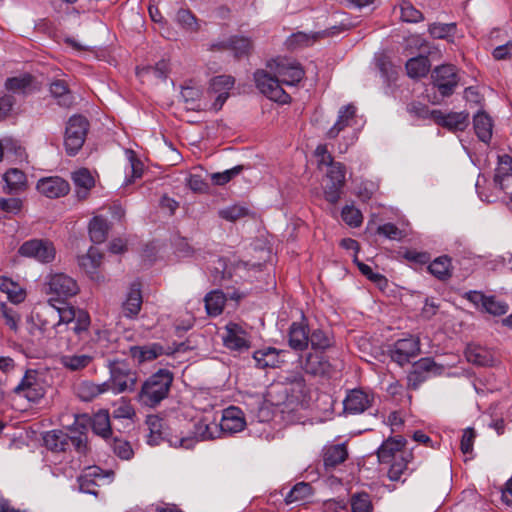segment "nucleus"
Masks as SVG:
<instances>
[{
	"label": "nucleus",
	"mask_w": 512,
	"mask_h": 512,
	"mask_svg": "<svg viewBox=\"0 0 512 512\" xmlns=\"http://www.w3.org/2000/svg\"><path fill=\"white\" fill-rule=\"evenodd\" d=\"M406 439L402 436L387 438L377 450V457L380 463H390L395 458L399 457L402 452H409L405 450Z\"/></svg>",
	"instance_id": "4be33fe9"
},
{
	"label": "nucleus",
	"mask_w": 512,
	"mask_h": 512,
	"mask_svg": "<svg viewBox=\"0 0 512 512\" xmlns=\"http://www.w3.org/2000/svg\"><path fill=\"white\" fill-rule=\"evenodd\" d=\"M348 457V450L345 444H334L324 448L323 462L325 467L333 468L343 463Z\"/></svg>",
	"instance_id": "2f4dec72"
},
{
	"label": "nucleus",
	"mask_w": 512,
	"mask_h": 512,
	"mask_svg": "<svg viewBox=\"0 0 512 512\" xmlns=\"http://www.w3.org/2000/svg\"><path fill=\"white\" fill-rule=\"evenodd\" d=\"M374 395L361 389L351 390L345 397L344 410L349 414H361L372 406Z\"/></svg>",
	"instance_id": "a211bd4d"
},
{
	"label": "nucleus",
	"mask_w": 512,
	"mask_h": 512,
	"mask_svg": "<svg viewBox=\"0 0 512 512\" xmlns=\"http://www.w3.org/2000/svg\"><path fill=\"white\" fill-rule=\"evenodd\" d=\"M219 216L227 221L234 222L249 215V209L242 205H231L219 210Z\"/></svg>",
	"instance_id": "603ef678"
},
{
	"label": "nucleus",
	"mask_w": 512,
	"mask_h": 512,
	"mask_svg": "<svg viewBox=\"0 0 512 512\" xmlns=\"http://www.w3.org/2000/svg\"><path fill=\"white\" fill-rule=\"evenodd\" d=\"M36 189L41 195L55 199L67 195L70 191V185L59 176H49L39 179Z\"/></svg>",
	"instance_id": "f3484780"
},
{
	"label": "nucleus",
	"mask_w": 512,
	"mask_h": 512,
	"mask_svg": "<svg viewBox=\"0 0 512 512\" xmlns=\"http://www.w3.org/2000/svg\"><path fill=\"white\" fill-rule=\"evenodd\" d=\"M92 429L95 434L108 438L111 434L110 418L107 411H100L92 418Z\"/></svg>",
	"instance_id": "de8ad7c7"
},
{
	"label": "nucleus",
	"mask_w": 512,
	"mask_h": 512,
	"mask_svg": "<svg viewBox=\"0 0 512 512\" xmlns=\"http://www.w3.org/2000/svg\"><path fill=\"white\" fill-rule=\"evenodd\" d=\"M163 353V347L159 344H150L145 346H133L130 348V354L133 360L138 364L152 361Z\"/></svg>",
	"instance_id": "473e14b6"
},
{
	"label": "nucleus",
	"mask_w": 512,
	"mask_h": 512,
	"mask_svg": "<svg viewBox=\"0 0 512 512\" xmlns=\"http://www.w3.org/2000/svg\"><path fill=\"white\" fill-rule=\"evenodd\" d=\"M108 223L102 216H95L89 223L90 239L94 243H102L107 238Z\"/></svg>",
	"instance_id": "ea45409f"
},
{
	"label": "nucleus",
	"mask_w": 512,
	"mask_h": 512,
	"mask_svg": "<svg viewBox=\"0 0 512 512\" xmlns=\"http://www.w3.org/2000/svg\"><path fill=\"white\" fill-rule=\"evenodd\" d=\"M146 424L149 429L148 443L152 446L160 444L164 440L163 419L157 415L147 417Z\"/></svg>",
	"instance_id": "a19ab883"
},
{
	"label": "nucleus",
	"mask_w": 512,
	"mask_h": 512,
	"mask_svg": "<svg viewBox=\"0 0 512 512\" xmlns=\"http://www.w3.org/2000/svg\"><path fill=\"white\" fill-rule=\"evenodd\" d=\"M377 233L385 236L390 240L400 241L405 237V233L392 223L380 225L377 228Z\"/></svg>",
	"instance_id": "0e129e2a"
},
{
	"label": "nucleus",
	"mask_w": 512,
	"mask_h": 512,
	"mask_svg": "<svg viewBox=\"0 0 512 512\" xmlns=\"http://www.w3.org/2000/svg\"><path fill=\"white\" fill-rule=\"evenodd\" d=\"M388 353L392 361L403 366L420 353V340L413 336L399 339L389 347Z\"/></svg>",
	"instance_id": "9b49d317"
},
{
	"label": "nucleus",
	"mask_w": 512,
	"mask_h": 512,
	"mask_svg": "<svg viewBox=\"0 0 512 512\" xmlns=\"http://www.w3.org/2000/svg\"><path fill=\"white\" fill-rule=\"evenodd\" d=\"M46 447L52 451H66L74 448L78 453H84L87 446V436L83 433L68 434L62 430L49 431L44 436Z\"/></svg>",
	"instance_id": "423d86ee"
},
{
	"label": "nucleus",
	"mask_w": 512,
	"mask_h": 512,
	"mask_svg": "<svg viewBox=\"0 0 512 512\" xmlns=\"http://www.w3.org/2000/svg\"><path fill=\"white\" fill-rule=\"evenodd\" d=\"M240 269H243L240 263L232 262L225 257L211 260L207 267L209 279L212 283L226 289L233 288V283H238V280L234 278L238 277L237 272Z\"/></svg>",
	"instance_id": "39448f33"
},
{
	"label": "nucleus",
	"mask_w": 512,
	"mask_h": 512,
	"mask_svg": "<svg viewBox=\"0 0 512 512\" xmlns=\"http://www.w3.org/2000/svg\"><path fill=\"white\" fill-rule=\"evenodd\" d=\"M465 356L468 362L478 366H492L495 363L494 353L479 345H469Z\"/></svg>",
	"instance_id": "c756f323"
},
{
	"label": "nucleus",
	"mask_w": 512,
	"mask_h": 512,
	"mask_svg": "<svg viewBox=\"0 0 512 512\" xmlns=\"http://www.w3.org/2000/svg\"><path fill=\"white\" fill-rule=\"evenodd\" d=\"M494 182L502 191L512 188V158L504 155L499 158Z\"/></svg>",
	"instance_id": "cd10ccee"
},
{
	"label": "nucleus",
	"mask_w": 512,
	"mask_h": 512,
	"mask_svg": "<svg viewBox=\"0 0 512 512\" xmlns=\"http://www.w3.org/2000/svg\"><path fill=\"white\" fill-rule=\"evenodd\" d=\"M50 92L58 100V104L68 107L73 103V97L64 80H55L50 84Z\"/></svg>",
	"instance_id": "37998d69"
},
{
	"label": "nucleus",
	"mask_w": 512,
	"mask_h": 512,
	"mask_svg": "<svg viewBox=\"0 0 512 512\" xmlns=\"http://www.w3.org/2000/svg\"><path fill=\"white\" fill-rule=\"evenodd\" d=\"M32 86V77L29 74H22L16 77L8 78L5 87L8 91L17 94H25L30 91Z\"/></svg>",
	"instance_id": "49530a36"
},
{
	"label": "nucleus",
	"mask_w": 512,
	"mask_h": 512,
	"mask_svg": "<svg viewBox=\"0 0 512 512\" xmlns=\"http://www.w3.org/2000/svg\"><path fill=\"white\" fill-rule=\"evenodd\" d=\"M235 79L230 75H220L211 79L209 92L216 95L213 108L220 110L229 97V91L233 88Z\"/></svg>",
	"instance_id": "6ab92c4d"
},
{
	"label": "nucleus",
	"mask_w": 512,
	"mask_h": 512,
	"mask_svg": "<svg viewBox=\"0 0 512 512\" xmlns=\"http://www.w3.org/2000/svg\"><path fill=\"white\" fill-rule=\"evenodd\" d=\"M356 107L353 104L342 106L338 111L335 124L328 130L327 137L335 138L346 127L351 126L355 121Z\"/></svg>",
	"instance_id": "bb28decb"
},
{
	"label": "nucleus",
	"mask_w": 512,
	"mask_h": 512,
	"mask_svg": "<svg viewBox=\"0 0 512 512\" xmlns=\"http://www.w3.org/2000/svg\"><path fill=\"white\" fill-rule=\"evenodd\" d=\"M94 357L90 354H65L59 358V363L69 371H81L88 367Z\"/></svg>",
	"instance_id": "f704fd0d"
},
{
	"label": "nucleus",
	"mask_w": 512,
	"mask_h": 512,
	"mask_svg": "<svg viewBox=\"0 0 512 512\" xmlns=\"http://www.w3.org/2000/svg\"><path fill=\"white\" fill-rule=\"evenodd\" d=\"M47 293L53 294L59 299H66L76 295L79 286L75 279L64 273L50 274L47 278Z\"/></svg>",
	"instance_id": "ddd939ff"
},
{
	"label": "nucleus",
	"mask_w": 512,
	"mask_h": 512,
	"mask_svg": "<svg viewBox=\"0 0 512 512\" xmlns=\"http://www.w3.org/2000/svg\"><path fill=\"white\" fill-rule=\"evenodd\" d=\"M455 31V23H434L429 27V32L431 36L437 39H447L450 36H453L455 34Z\"/></svg>",
	"instance_id": "6e6d98bb"
},
{
	"label": "nucleus",
	"mask_w": 512,
	"mask_h": 512,
	"mask_svg": "<svg viewBox=\"0 0 512 512\" xmlns=\"http://www.w3.org/2000/svg\"><path fill=\"white\" fill-rule=\"evenodd\" d=\"M430 117L436 124L450 131H464L469 124V114L464 111L444 113L433 110L430 112Z\"/></svg>",
	"instance_id": "dca6fc26"
},
{
	"label": "nucleus",
	"mask_w": 512,
	"mask_h": 512,
	"mask_svg": "<svg viewBox=\"0 0 512 512\" xmlns=\"http://www.w3.org/2000/svg\"><path fill=\"white\" fill-rule=\"evenodd\" d=\"M432 85L442 97L451 96L459 85L458 70L453 65L436 67L431 74Z\"/></svg>",
	"instance_id": "1a4fd4ad"
},
{
	"label": "nucleus",
	"mask_w": 512,
	"mask_h": 512,
	"mask_svg": "<svg viewBox=\"0 0 512 512\" xmlns=\"http://www.w3.org/2000/svg\"><path fill=\"white\" fill-rule=\"evenodd\" d=\"M78 310L71 306L57 307L53 304V298L48 300L36 317L39 328L47 338H55L67 328V325L73 323Z\"/></svg>",
	"instance_id": "f257e3e1"
},
{
	"label": "nucleus",
	"mask_w": 512,
	"mask_h": 512,
	"mask_svg": "<svg viewBox=\"0 0 512 512\" xmlns=\"http://www.w3.org/2000/svg\"><path fill=\"white\" fill-rule=\"evenodd\" d=\"M112 448L114 453L124 460H129L133 456V450L130 443L122 439H114Z\"/></svg>",
	"instance_id": "338daca9"
},
{
	"label": "nucleus",
	"mask_w": 512,
	"mask_h": 512,
	"mask_svg": "<svg viewBox=\"0 0 512 512\" xmlns=\"http://www.w3.org/2000/svg\"><path fill=\"white\" fill-rule=\"evenodd\" d=\"M328 166L324 195L328 202L335 204L340 199L345 184V167L340 162H331Z\"/></svg>",
	"instance_id": "f8f14e48"
},
{
	"label": "nucleus",
	"mask_w": 512,
	"mask_h": 512,
	"mask_svg": "<svg viewBox=\"0 0 512 512\" xmlns=\"http://www.w3.org/2000/svg\"><path fill=\"white\" fill-rule=\"evenodd\" d=\"M413 460L412 452H402L399 454L398 458L392 460L389 464V469L387 471V477L389 480L393 482H401L404 483L406 478L403 476H408L414 469H409V464Z\"/></svg>",
	"instance_id": "b1692460"
},
{
	"label": "nucleus",
	"mask_w": 512,
	"mask_h": 512,
	"mask_svg": "<svg viewBox=\"0 0 512 512\" xmlns=\"http://www.w3.org/2000/svg\"><path fill=\"white\" fill-rule=\"evenodd\" d=\"M243 166L238 165L223 172H216L210 175V179L214 185L222 186L231 181L234 177L240 174Z\"/></svg>",
	"instance_id": "5fc2aeb1"
},
{
	"label": "nucleus",
	"mask_w": 512,
	"mask_h": 512,
	"mask_svg": "<svg viewBox=\"0 0 512 512\" xmlns=\"http://www.w3.org/2000/svg\"><path fill=\"white\" fill-rule=\"evenodd\" d=\"M267 68L279 77L281 83L285 85H296L304 77V70L300 65L297 62L286 58L270 60L267 63Z\"/></svg>",
	"instance_id": "9d476101"
},
{
	"label": "nucleus",
	"mask_w": 512,
	"mask_h": 512,
	"mask_svg": "<svg viewBox=\"0 0 512 512\" xmlns=\"http://www.w3.org/2000/svg\"><path fill=\"white\" fill-rule=\"evenodd\" d=\"M1 314L5 321V324L13 331L18 330V324L20 322V315L13 307H8L4 304L1 305Z\"/></svg>",
	"instance_id": "680f3d73"
},
{
	"label": "nucleus",
	"mask_w": 512,
	"mask_h": 512,
	"mask_svg": "<svg viewBox=\"0 0 512 512\" xmlns=\"http://www.w3.org/2000/svg\"><path fill=\"white\" fill-rule=\"evenodd\" d=\"M312 494V487L308 483H297L286 495L285 502L292 504L308 499Z\"/></svg>",
	"instance_id": "09e8293b"
},
{
	"label": "nucleus",
	"mask_w": 512,
	"mask_h": 512,
	"mask_svg": "<svg viewBox=\"0 0 512 512\" xmlns=\"http://www.w3.org/2000/svg\"><path fill=\"white\" fill-rule=\"evenodd\" d=\"M474 130L477 137L488 143L492 137V119L483 111H479L473 118Z\"/></svg>",
	"instance_id": "c9c22d12"
},
{
	"label": "nucleus",
	"mask_w": 512,
	"mask_h": 512,
	"mask_svg": "<svg viewBox=\"0 0 512 512\" xmlns=\"http://www.w3.org/2000/svg\"><path fill=\"white\" fill-rule=\"evenodd\" d=\"M173 374L167 369H159L142 384L137 395L139 403L149 408L157 407L169 395Z\"/></svg>",
	"instance_id": "f03ea898"
},
{
	"label": "nucleus",
	"mask_w": 512,
	"mask_h": 512,
	"mask_svg": "<svg viewBox=\"0 0 512 512\" xmlns=\"http://www.w3.org/2000/svg\"><path fill=\"white\" fill-rule=\"evenodd\" d=\"M225 300L226 296L222 291L215 290L208 293L205 297V307L207 313L212 316L221 314L224 308Z\"/></svg>",
	"instance_id": "a18cd8bd"
},
{
	"label": "nucleus",
	"mask_w": 512,
	"mask_h": 512,
	"mask_svg": "<svg viewBox=\"0 0 512 512\" xmlns=\"http://www.w3.org/2000/svg\"><path fill=\"white\" fill-rule=\"evenodd\" d=\"M354 263L357 265L360 272L370 281L376 283L379 286L386 284V278L383 275L374 272L369 265L359 261L356 255L354 256Z\"/></svg>",
	"instance_id": "bf43d9fd"
},
{
	"label": "nucleus",
	"mask_w": 512,
	"mask_h": 512,
	"mask_svg": "<svg viewBox=\"0 0 512 512\" xmlns=\"http://www.w3.org/2000/svg\"><path fill=\"white\" fill-rule=\"evenodd\" d=\"M254 81L258 90L270 100L282 104L290 101L289 94L281 86V80L271 70H257L254 73Z\"/></svg>",
	"instance_id": "6e6552de"
},
{
	"label": "nucleus",
	"mask_w": 512,
	"mask_h": 512,
	"mask_svg": "<svg viewBox=\"0 0 512 512\" xmlns=\"http://www.w3.org/2000/svg\"><path fill=\"white\" fill-rule=\"evenodd\" d=\"M428 269L438 279L447 280L452 275L451 259L447 256H440L430 263Z\"/></svg>",
	"instance_id": "c03bdc74"
},
{
	"label": "nucleus",
	"mask_w": 512,
	"mask_h": 512,
	"mask_svg": "<svg viewBox=\"0 0 512 512\" xmlns=\"http://www.w3.org/2000/svg\"><path fill=\"white\" fill-rule=\"evenodd\" d=\"M245 419L241 409L235 406H230L223 411L221 421L218 427L221 433L233 434L240 432L245 427Z\"/></svg>",
	"instance_id": "412c9836"
},
{
	"label": "nucleus",
	"mask_w": 512,
	"mask_h": 512,
	"mask_svg": "<svg viewBox=\"0 0 512 512\" xmlns=\"http://www.w3.org/2000/svg\"><path fill=\"white\" fill-rule=\"evenodd\" d=\"M142 306V294L139 283H133L122 303V313L127 318H134L138 315Z\"/></svg>",
	"instance_id": "a878e982"
},
{
	"label": "nucleus",
	"mask_w": 512,
	"mask_h": 512,
	"mask_svg": "<svg viewBox=\"0 0 512 512\" xmlns=\"http://www.w3.org/2000/svg\"><path fill=\"white\" fill-rule=\"evenodd\" d=\"M253 358L256 361L257 367L262 369L277 367L281 362L279 359V351L272 347L255 351Z\"/></svg>",
	"instance_id": "e433bc0d"
},
{
	"label": "nucleus",
	"mask_w": 512,
	"mask_h": 512,
	"mask_svg": "<svg viewBox=\"0 0 512 512\" xmlns=\"http://www.w3.org/2000/svg\"><path fill=\"white\" fill-rule=\"evenodd\" d=\"M225 347L235 351L248 350L250 347L246 332L235 323L226 326V332L222 337Z\"/></svg>",
	"instance_id": "5701e85b"
},
{
	"label": "nucleus",
	"mask_w": 512,
	"mask_h": 512,
	"mask_svg": "<svg viewBox=\"0 0 512 512\" xmlns=\"http://www.w3.org/2000/svg\"><path fill=\"white\" fill-rule=\"evenodd\" d=\"M483 309L492 315L500 316L507 312L508 306L504 302L498 301L495 297L488 296Z\"/></svg>",
	"instance_id": "e2e57ef3"
},
{
	"label": "nucleus",
	"mask_w": 512,
	"mask_h": 512,
	"mask_svg": "<svg viewBox=\"0 0 512 512\" xmlns=\"http://www.w3.org/2000/svg\"><path fill=\"white\" fill-rule=\"evenodd\" d=\"M430 69V63L427 57L418 56L411 58L406 63L407 74L411 78L424 77Z\"/></svg>",
	"instance_id": "79ce46f5"
},
{
	"label": "nucleus",
	"mask_w": 512,
	"mask_h": 512,
	"mask_svg": "<svg viewBox=\"0 0 512 512\" xmlns=\"http://www.w3.org/2000/svg\"><path fill=\"white\" fill-rule=\"evenodd\" d=\"M341 216L343 221L352 227L360 226L363 220L361 212L353 206H345L342 209Z\"/></svg>",
	"instance_id": "052dcab7"
},
{
	"label": "nucleus",
	"mask_w": 512,
	"mask_h": 512,
	"mask_svg": "<svg viewBox=\"0 0 512 512\" xmlns=\"http://www.w3.org/2000/svg\"><path fill=\"white\" fill-rule=\"evenodd\" d=\"M309 343L314 350H325L333 345V339L327 332L316 329L311 333Z\"/></svg>",
	"instance_id": "3c124183"
},
{
	"label": "nucleus",
	"mask_w": 512,
	"mask_h": 512,
	"mask_svg": "<svg viewBox=\"0 0 512 512\" xmlns=\"http://www.w3.org/2000/svg\"><path fill=\"white\" fill-rule=\"evenodd\" d=\"M102 255L96 248L91 247L86 255L80 256L79 265L87 272L93 273L100 265Z\"/></svg>",
	"instance_id": "8fccbe9b"
},
{
	"label": "nucleus",
	"mask_w": 512,
	"mask_h": 512,
	"mask_svg": "<svg viewBox=\"0 0 512 512\" xmlns=\"http://www.w3.org/2000/svg\"><path fill=\"white\" fill-rule=\"evenodd\" d=\"M216 46L219 49L231 51L235 58L248 56L253 48L250 38L237 35L218 43Z\"/></svg>",
	"instance_id": "393cba45"
},
{
	"label": "nucleus",
	"mask_w": 512,
	"mask_h": 512,
	"mask_svg": "<svg viewBox=\"0 0 512 512\" xmlns=\"http://www.w3.org/2000/svg\"><path fill=\"white\" fill-rule=\"evenodd\" d=\"M108 384L100 383L96 384L91 381L81 382L76 390L77 395L84 401H91L93 398L106 393Z\"/></svg>",
	"instance_id": "58836bf2"
},
{
	"label": "nucleus",
	"mask_w": 512,
	"mask_h": 512,
	"mask_svg": "<svg viewBox=\"0 0 512 512\" xmlns=\"http://www.w3.org/2000/svg\"><path fill=\"white\" fill-rule=\"evenodd\" d=\"M341 367V361L332 364L319 353H309L303 364L305 371L313 375H329L332 371L341 369Z\"/></svg>",
	"instance_id": "aec40b11"
},
{
	"label": "nucleus",
	"mask_w": 512,
	"mask_h": 512,
	"mask_svg": "<svg viewBox=\"0 0 512 512\" xmlns=\"http://www.w3.org/2000/svg\"><path fill=\"white\" fill-rule=\"evenodd\" d=\"M401 19L409 23H417L423 19L422 13L411 3L403 2L400 5Z\"/></svg>",
	"instance_id": "13d9d810"
},
{
	"label": "nucleus",
	"mask_w": 512,
	"mask_h": 512,
	"mask_svg": "<svg viewBox=\"0 0 512 512\" xmlns=\"http://www.w3.org/2000/svg\"><path fill=\"white\" fill-rule=\"evenodd\" d=\"M220 436L218 423L210 416H204L194 424L191 435H170L167 442L171 447L192 449L197 442L212 440Z\"/></svg>",
	"instance_id": "7ed1b4c3"
},
{
	"label": "nucleus",
	"mask_w": 512,
	"mask_h": 512,
	"mask_svg": "<svg viewBox=\"0 0 512 512\" xmlns=\"http://www.w3.org/2000/svg\"><path fill=\"white\" fill-rule=\"evenodd\" d=\"M72 180L76 187V196L79 200H85L90 190L95 186V179L86 168H81L72 174Z\"/></svg>",
	"instance_id": "c85d7f7f"
},
{
	"label": "nucleus",
	"mask_w": 512,
	"mask_h": 512,
	"mask_svg": "<svg viewBox=\"0 0 512 512\" xmlns=\"http://www.w3.org/2000/svg\"><path fill=\"white\" fill-rule=\"evenodd\" d=\"M96 468H89L87 472H85L83 475L79 476L78 482H79V488L80 491L84 493H89L93 495H97V491L94 489V486L96 485L95 481L91 479L92 476H96Z\"/></svg>",
	"instance_id": "4d7b16f0"
},
{
	"label": "nucleus",
	"mask_w": 512,
	"mask_h": 512,
	"mask_svg": "<svg viewBox=\"0 0 512 512\" xmlns=\"http://www.w3.org/2000/svg\"><path fill=\"white\" fill-rule=\"evenodd\" d=\"M110 378L104 384H108L107 392L114 394L131 392L135 389L137 383V372L133 371L129 365L120 360L109 361Z\"/></svg>",
	"instance_id": "20e7f679"
},
{
	"label": "nucleus",
	"mask_w": 512,
	"mask_h": 512,
	"mask_svg": "<svg viewBox=\"0 0 512 512\" xmlns=\"http://www.w3.org/2000/svg\"><path fill=\"white\" fill-rule=\"evenodd\" d=\"M289 345L294 350H304L309 344V331L304 323L294 322L289 328Z\"/></svg>",
	"instance_id": "7c9ffc66"
},
{
	"label": "nucleus",
	"mask_w": 512,
	"mask_h": 512,
	"mask_svg": "<svg viewBox=\"0 0 512 512\" xmlns=\"http://www.w3.org/2000/svg\"><path fill=\"white\" fill-rule=\"evenodd\" d=\"M0 291L14 304L21 303L26 296L25 290L18 283L7 277L0 278Z\"/></svg>",
	"instance_id": "4c0bfd02"
},
{
	"label": "nucleus",
	"mask_w": 512,
	"mask_h": 512,
	"mask_svg": "<svg viewBox=\"0 0 512 512\" xmlns=\"http://www.w3.org/2000/svg\"><path fill=\"white\" fill-rule=\"evenodd\" d=\"M89 129L88 120L81 115H73L69 118L64 135V146L66 153L70 156L76 155L82 148Z\"/></svg>",
	"instance_id": "0eeeda50"
},
{
	"label": "nucleus",
	"mask_w": 512,
	"mask_h": 512,
	"mask_svg": "<svg viewBox=\"0 0 512 512\" xmlns=\"http://www.w3.org/2000/svg\"><path fill=\"white\" fill-rule=\"evenodd\" d=\"M352 512H372L373 505L367 493H357L351 497Z\"/></svg>",
	"instance_id": "864d4df0"
},
{
	"label": "nucleus",
	"mask_w": 512,
	"mask_h": 512,
	"mask_svg": "<svg viewBox=\"0 0 512 512\" xmlns=\"http://www.w3.org/2000/svg\"><path fill=\"white\" fill-rule=\"evenodd\" d=\"M175 19L179 25L187 30H194L196 28V18L187 9H179Z\"/></svg>",
	"instance_id": "774afa93"
},
{
	"label": "nucleus",
	"mask_w": 512,
	"mask_h": 512,
	"mask_svg": "<svg viewBox=\"0 0 512 512\" xmlns=\"http://www.w3.org/2000/svg\"><path fill=\"white\" fill-rule=\"evenodd\" d=\"M5 181L4 190L7 193H18L24 191L27 186L26 175L19 169L11 168L4 175Z\"/></svg>",
	"instance_id": "72a5a7b5"
},
{
	"label": "nucleus",
	"mask_w": 512,
	"mask_h": 512,
	"mask_svg": "<svg viewBox=\"0 0 512 512\" xmlns=\"http://www.w3.org/2000/svg\"><path fill=\"white\" fill-rule=\"evenodd\" d=\"M134 415L133 406L124 399H121L113 410V417L117 419H131Z\"/></svg>",
	"instance_id": "69168bd1"
},
{
	"label": "nucleus",
	"mask_w": 512,
	"mask_h": 512,
	"mask_svg": "<svg viewBox=\"0 0 512 512\" xmlns=\"http://www.w3.org/2000/svg\"><path fill=\"white\" fill-rule=\"evenodd\" d=\"M13 392L29 401L36 402L44 396L45 389L39 380L37 372L28 370L19 384L13 389Z\"/></svg>",
	"instance_id": "2eb2a0df"
},
{
	"label": "nucleus",
	"mask_w": 512,
	"mask_h": 512,
	"mask_svg": "<svg viewBox=\"0 0 512 512\" xmlns=\"http://www.w3.org/2000/svg\"><path fill=\"white\" fill-rule=\"evenodd\" d=\"M19 254L24 257L34 258L35 260L48 263L55 258V247L47 241L41 239H33L24 242L19 248Z\"/></svg>",
	"instance_id": "4468645a"
}]
</instances>
